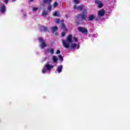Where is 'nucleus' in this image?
<instances>
[{
	"label": "nucleus",
	"mask_w": 130,
	"mask_h": 130,
	"mask_svg": "<svg viewBox=\"0 0 130 130\" xmlns=\"http://www.w3.org/2000/svg\"><path fill=\"white\" fill-rule=\"evenodd\" d=\"M76 5H78V4H80V1L79 0H73Z\"/></svg>",
	"instance_id": "nucleus-20"
},
{
	"label": "nucleus",
	"mask_w": 130,
	"mask_h": 130,
	"mask_svg": "<svg viewBox=\"0 0 130 130\" xmlns=\"http://www.w3.org/2000/svg\"><path fill=\"white\" fill-rule=\"evenodd\" d=\"M6 11H7V8H6V6H5V5H3L1 6V8L0 9V12L1 14H5L6 13Z\"/></svg>",
	"instance_id": "nucleus-6"
},
{
	"label": "nucleus",
	"mask_w": 130,
	"mask_h": 130,
	"mask_svg": "<svg viewBox=\"0 0 130 130\" xmlns=\"http://www.w3.org/2000/svg\"><path fill=\"white\" fill-rule=\"evenodd\" d=\"M34 0H29V2L31 3L32 2H33Z\"/></svg>",
	"instance_id": "nucleus-29"
},
{
	"label": "nucleus",
	"mask_w": 130,
	"mask_h": 130,
	"mask_svg": "<svg viewBox=\"0 0 130 130\" xmlns=\"http://www.w3.org/2000/svg\"><path fill=\"white\" fill-rule=\"evenodd\" d=\"M52 8V6H51V4H49V6L48 7V10L50 12V11H51Z\"/></svg>",
	"instance_id": "nucleus-19"
},
{
	"label": "nucleus",
	"mask_w": 130,
	"mask_h": 130,
	"mask_svg": "<svg viewBox=\"0 0 130 130\" xmlns=\"http://www.w3.org/2000/svg\"><path fill=\"white\" fill-rule=\"evenodd\" d=\"M53 16L55 17H58V13L57 12H55L54 13Z\"/></svg>",
	"instance_id": "nucleus-23"
},
{
	"label": "nucleus",
	"mask_w": 130,
	"mask_h": 130,
	"mask_svg": "<svg viewBox=\"0 0 130 130\" xmlns=\"http://www.w3.org/2000/svg\"><path fill=\"white\" fill-rule=\"evenodd\" d=\"M55 22L57 24H59V23H62V21L60 20V19H57L55 20Z\"/></svg>",
	"instance_id": "nucleus-18"
},
{
	"label": "nucleus",
	"mask_w": 130,
	"mask_h": 130,
	"mask_svg": "<svg viewBox=\"0 0 130 130\" xmlns=\"http://www.w3.org/2000/svg\"><path fill=\"white\" fill-rule=\"evenodd\" d=\"M4 3H5L6 5L9 4V0H3Z\"/></svg>",
	"instance_id": "nucleus-24"
},
{
	"label": "nucleus",
	"mask_w": 130,
	"mask_h": 130,
	"mask_svg": "<svg viewBox=\"0 0 130 130\" xmlns=\"http://www.w3.org/2000/svg\"><path fill=\"white\" fill-rule=\"evenodd\" d=\"M59 59H60V60H61V61H62L63 60V58L62 57V56L61 55H59Z\"/></svg>",
	"instance_id": "nucleus-21"
},
{
	"label": "nucleus",
	"mask_w": 130,
	"mask_h": 130,
	"mask_svg": "<svg viewBox=\"0 0 130 130\" xmlns=\"http://www.w3.org/2000/svg\"><path fill=\"white\" fill-rule=\"evenodd\" d=\"M61 29H63V30H64L65 32H67V31H68V28L66 27V25L63 23H62L61 24Z\"/></svg>",
	"instance_id": "nucleus-14"
},
{
	"label": "nucleus",
	"mask_w": 130,
	"mask_h": 130,
	"mask_svg": "<svg viewBox=\"0 0 130 130\" xmlns=\"http://www.w3.org/2000/svg\"><path fill=\"white\" fill-rule=\"evenodd\" d=\"M95 4L98 5V8H101L103 7V3H102V2L99 0H95Z\"/></svg>",
	"instance_id": "nucleus-7"
},
{
	"label": "nucleus",
	"mask_w": 130,
	"mask_h": 130,
	"mask_svg": "<svg viewBox=\"0 0 130 130\" xmlns=\"http://www.w3.org/2000/svg\"><path fill=\"white\" fill-rule=\"evenodd\" d=\"M59 53H60V51H59V50H57L56 51V54H59Z\"/></svg>",
	"instance_id": "nucleus-27"
},
{
	"label": "nucleus",
	"mask_w": 130,
	"mask_h": 130,
	"mask_svg": "<svg viewBox=\"0 0 130 130\" xmlns=\"http://www.w3.org/2000/svg\"><path fill=\"white\" fill-rule=\"evenodd\" d=\"M95 20H96V21H97V20H98V19L96 18H95Z\"/></svg>",
	"instance_id": "nucleus-32"
},
{
	"label": "nucleus",
	"mask_w": 130,
	"mask_h": 130,
	"mask_svg": "<svg viewBox=\"0 0 130 130\" xmlns=\"http://www.w3.org/2000/svg\"><path fill=\"white\" fill-rule=\"evenodd\" d=\"M51 29V31H52V32H55V31H57L58 27H57V26H52L50 28Z\"/></svg>",
	"instance_id": "nucleus-12"
},
{
	"label": "nucleus",
	"mask_w": 130,
	"mask_h": 130,
	"mask_svg": "<svg viewBox=\"0 0 130 130\" xmlns=\"http://www.w3.org/2000/svg\"><path fill=\"white\" fill-rule=\"evenodd\" d=\"M61 37H64V36H66V34H64V33H62V34H61Z\"/></svg>",
	"instance_id": "nucleus-28"
},
{
	"label": "nucleus",
	"mask_w": 130,
	"mask_h": 130,
	"mask_svg": "<svg viewBox=\"0 0 130 130\" xmlns=\"http://www.w3.org/2000/svg\"><path fill=\"white\" fill-rule=\"evenodd\" d=\"M78 29V31H79V32H81V33H88V29L85 27H79Z\"/></svg>",
	"instance_id": "nucleus-5"
},
{
	"label": "nucleus",
	"mask_w": 130,
	"mask_h": 130,
	"mask_svg": "<svg viewBox=\"0 0 130 130\" xmlns=\"http://www.w3.org/2000/svg\"><path fill=\"white\" fill-rule=\"evenodd\" d=\"M77 10L78 11L82 12L80 14L77 16V19H80L81 21H86L87 12V7L83 5H81L78 6Z\"/></svg>",
	"instance_id": "nucleus-2"
},
{
	"label": "nucleus",
	"mask_w": 130,
	"mask_h": 130,
	"mask_svg": "<svg viewBox=\"0 0 130 130\" xmlns=\"http://www.w3.org/2000/svg\"><path fill=\"white\" fill-rule=\"evenodd\" d=\"M38 40L41 43L40 46L41 48H44L45 47H46V46H47V45L45 43V41H44V40H43L42 38H39L38 39Z\"/></svg>",
	"instance_id": "nucleus-4"
},
{
	"label": "nucleus",
	"mask_w": 130,
	"mask_h": 130,
	"mask_svg": "<svg viewBox=\"0 0 130 130\" xmlns=\"http://www.w3.org/2000/svg\"><path fill=\"white\" fill-rule=\"evenodd\" d=\"M41 29L44 32H46V31H48V27L47 26H41Z\"/></svg>",
	"instance_id": "nucleus-11"
},
{
	"label": "nucleus",
	"mask_w": 130,
	"mask_h": 130,
	"mask_svg": "<svg viewBox=\"0 0 130 130\" xmlns=\"http://www.w3.org/2000/svg\"><path fill=\"white\" fill-rule=\"evenodd\" d=\"M45 53H51V54H53L54 53V50L52 48L47 49L45 51Z\"/></svg>",
	"instance_id": "nucleus-8"
},
{
	"label": "nucleus",
	"mask_w": 130,
	"mask_h": 130,
	"mask_svg": "<svg viewBox=\"0 0 130 130\" xmlns=\"http://www.w3.org/2000/svg\"><path fill=\"white\" fill-rule=\"evenodd\" d=\"M66 18H68V15H66Z\"/></svg>",
	"instance_id": "nucleus-31"
},
{
	"label": "nucleus",
	"mask_w": 130,
	"mask_h": 130,
	"mask_svg": "<svg viewBox=\"0 0 130 130\" xmlns=\"http://www.w3.org/2000/svg\"><path fill=\"white\" fill-rule=\"evenodd\" d=\"M74 10H76V9H77V10H78V7H77V4H75V6L73 7Z\"/></svg>",
	"instance_id": "nucleus-25"
},
{
	"label": "nucleus",
	"mask_w": 130,
	"mask_h": 130,
	"mask_svg": "<svg viewBox=\"0 0 130 130\" xmlns=\"http://www.w3.org/2000/svg\"><path fill=\"white\" fill-rule=\"evenodd\" d=\"M99 16L100 17H103L105 14V10L104 9H102L101 10L98 12Z\"/></svg>",
	"instance_id": "nucleus-10"
},
{
	"label": "nucleus",
	"mask_w": 130,
	"mask_h": 130,
	"mask_svg": "<svg viewBox=\"0 0 130 130\" xmlns=\"http://www.w3.org/2000/svg\"><path fill=\"white\" fill-rule=\"evenodd\" d=\"M45 68L42 70L43 74H46L47 73H50L51 69H53V66L50 65L48 63L45 64Z\"/></svg>",
	"instance_id": "nucleus-3"
},
{
	"label": "nucleus",
	"mask_w": 130,
	"mask_h": 130,
	"mask_svg": "<svg viewBox=\"0 0 130 130\" xmlns=\"http://www.w3.org/2000/svg\"><path fill=\"white\" fill-rule=\"evenodd\" d=\"M62 44L65 48H69L70 46L72 48H76L77 45L79 44V40L78 38L73 37L72 35L67 36L66 40H62Z\"/></svg>",
	"instance_id": "nucleus-1"
},
{
	"label": "nucleus",
	"mask_w": 130,
	"mask_h": 130,
	"mask_svg": "<svg viewBox=\"0 0 130 130\" xmlns=\"http://www.w3.org/2000/svg\"><path fill=\"white\" fill-rule=\"evenodd\" d=\"M51 2H52V0H43V3L44 4H48V5H50Z\"/></svg>",
	"instance_id": "nucleus-15"
},
{
	"label": "nucleus",
	"mask_w": 130,
	"mask_h": 130,
	"mask_svg": "<svg viewBox=\"0 0 130 130\" xmlns=\"http://www.w3.org/2000/svg\"><path fill=\"white\" fill-rule=\"evenodd\" d=\"M52 59L53 60V62L56 63L57 62V60H58V58L56 56H53L52 57Z\"/></svg>",
	"instance_id": "nucleus-13"
},
{
	"label": "nucleus",
	"mask_w": 130,
	"mask_h": 130,
	"mask_svg": "<svg viewBox=\"0 0 130 130\" xmlns=\"http://www.w3.org/2000/svg\"><path fill=\"white\" fill-rule=\"evenodd\" d=\"M95 19V17L93 15H91L88 17V21H93Z\"/></svg>",
	"instance_id": "nucleus-16"
},
{
	"label": "nucleus",
	"mask_w": 130,
	"mask_h": 130,
	"mask_svg": "<svg viewBox=\"0 0 130 130\" xmlns=\"http://www.w3.org/2000/svg\"><path fill=\"white\" fill-rule=\"evenodd\" d=\"M38 10V8H35V7L33 8V11L34 12H36V11H37Z\"/></svg>",
	"instance_id": "nucleus-26"
},
{
	"label": "nucleus",
	"mask_w": 130,
	"mask_h": 130,
	"mask_svg": "<svg viewBox=\"0 0 130 130\" xmlns=\"http://www.w3.org/2000/svg\"><path fill=\"white\" fill-rule=\"evenodd\" d=\"M62 33H64V32H62Z\"/></svg>",
	"instance_id": "nucleus-33"
},
{
	"label": "nucleus",
	"mask_w": 130,
	"mask_h": 130,
	"mask_svg": "<svg viewBox=\"0 0 130 130\" xmlns=\"http://www.w3.org/2000/svg\"><path fill=\"white\" fill-rule=\"evenodd\" d=\"M42 16H43V17H45L47 16V12L45 10H44V11L42 13Z\"/></svg>",
	"instance_id": "nucleus-17"
},
{
	"label": "nucleus",
	"mask_w": 130,
	"mask_h": 130,
	"mask_svg": "<svg viewBox=\"0 0 130 130\" xmlns=\"http://www.w3.org/2000/svg\"><path fill=\"white\" fill-rule=\"evenodd\" d=\"M62 65H60L57 67L56 72L58 74H60V73H61L62 72Z\"/></svg>",
	"instance_id": "nucleus-9"
},
{
	"label": "nucleus",
	"mask_w": 130,
	"mask_h": 130,
	"mask_svg": "<svg viewBox=\"0 0 130 130\" xmlns=\"http://www.w3.org/2000/svg\"><path fill=\"white\" fill-rule=\"evenodd\" d=\"M57 6H58V4H57V2H55L53 4V7H57Z\"/></svg>",
	"instance_id": "nucleus-22"
},
{
	"label": "nucleus",
	"mask_w": 130,
	"mask_h": 130,
	"mask_svg": "<svg viewBox=\"0 0 130 130\" xmlns=\"http://www.w3.org/2000/svg\"><path fill=\"white\" fill-rule=\"evenodd\" d=\"M12 2H16V0H12Z\"/></svg>",
	"instance_id": "nucleus-30"
}]
</instances>
